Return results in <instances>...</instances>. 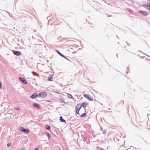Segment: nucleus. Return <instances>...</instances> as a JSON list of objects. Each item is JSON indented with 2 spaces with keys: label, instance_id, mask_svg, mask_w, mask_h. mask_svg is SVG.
Here are the masks:
<instances>
[{
  "label": "nucleus",
  "instance_id": "5701e85b",
  "mask_svg": "<svg viewBox=\"0 0 150 150\" xmlns=\"http://www.w3.org/2000/svg\"><path fill=\"white\" fill-rule=\"evenodd\" d=\"M148 3L149 4V6L150 7V0H149L148 1Z\"/></svg>",
  "mask_w": 150,
  "mask_h": 150
},
{
  "label": "nucleus",
  "instance_id": "aec40b11",
  "mask_svg": "<svg viewBox=\"0 0 150 150\" xmlns=\"http://www.w3.org/2000/svg\"><path fill=\"white\" fill-rule=\"evenodd\" d=\"M79 110H77V109L76 110V113H77V114H78V115L79 114Z\"/></svg>",
  "mask_w": 150,
  "mask_h": 150
},
{
  "label": "nucleus",
  "instance_id": "423d86ee",
  "mask_svg": "<svg viewBox=\"0 0 150 150\" xmlns=\"http://www.w3.org/2000/svg\"><path fill=\"white\" fill-rule=\"evenodd\" d=\"M19 79L20 80L23 82V83H24L25 84H26L27 83V81L25 80L23 78L19 77Z\"/></svg>",
  "mask_w": 150,
  "mask_h": 150
},
{
  "label": "nucleus",
  "instance_id": "0eeeda50",
  "mask_svg": "<svg viewBox=\"0 0 150 150\" xmlns=\"http://www.w3.org/2000/svg\"><path fill=\"white\" fill-rule=\"evenodd\" d=\"M139 13H140V14L144 15L145 16H146L147 15V12L146 11H139Z\"/></svg>",
  "mask_w": 150,
  "mask_h": 150
},
{
  "label": "nucleus",
  "instance_id": "2eb2a0df",
  "mask_svg": "<svg viewBox=\"0 0 150 150\" xmlns=\"http://www.w3.org/2000/svg\"><path fill=\"white\" fill-rule=\"evenodd\" d=\"M45 134L48 137V138H50L51 136H50V134L49 133H48V132H46L45 133Z\"/></svg>",
  "mask_w": 150,
  "mask_h": 150
},
{
  "label": "nucleus",
  "instance_id": "1a4fd4ad",
  "mask_svg": "<svg viewBox=\"0 0 150 150\" xmlns=\"http://www.w3.org/2000/svg\"><path fill=\"white\" fill-rule=\"evenodd\" d=\"M82 106L81 104H79L76 106V109L80 110Z\"/></svg>",
  "mask_w": 150,
  "mask_h": 150
},
{
  "label": "nucleus",
  "instance_id": "20e7f679",
  "mask_svg": "<svg viewBox=\"0 0 150 150\" xmlns=\"http://www.w3.org/2000/svg\"><path fill=\"white\" fill-rule=\"evenodd\" d=\"M13 54L18 56L21 55V53L18 51L13 50Z\"/></svg>",
  "mask_w": 150,
  "mask_h": 150
},
{
  "label": "nucleus",
  "instance_id": "f257e3e1",
  "mask_svg": "<svg viewBox=\"0 0 150 150\" xmlns=\"http://www.w3.org/2000/svg\"><path fill=\"white\" fill-rule=\"evenodd\" d=\"M47 96L46 93L45 92H42L39 93L38 95V96L39 97H41L42 98H45Z\"/></svg>",
  "mask_w": 150,
  "mask_h": 150
},
{
  "label": "nucleus",
  "instance_id": "6e6552de",
  "mask_svg": "<svg viewBox=\"0 0 150 150\" xmlns=\"http://www.w3.org/2000/svg\"><path fill=\"white\" fill-rule=\"evenodd\" d=\"M37 94L36 93H35L33 94L30 97V98H32L34 99L36 98L38 96Z\"/></svg>",
  "mask_w": 150,
  "mask_h": 150
},
{
  "label": "nucleus",
  "instance_id": "cd10ccee",
  "mask_svg": "<svg viewBox=\"0 0 150 150\" xmlns=\"http://www.w3.org/2000/svg\"><path fill=\"white\" fill-rule=\"evenodd\" d=\"M21 150H23V149H21Z\"/></svg>",
  "mask_w": 150,
  "mask_h": 150
},
{
  "label": "nucleus",
  "instance_id": "a211bd4d",
  "mask_svg": "<svg viewBox=\"0 0 150 150\" xmlns=\"http://www.w3.org/2000/svg\"><path fill=\"white\" fill-rule=\"evenodd\" d=\"M86 116V113H84L83 114H82L81 115V117H84Z\"/></svg>",
  "mask_w": 150,
  "mask_h": 150
},
{
  "label": "nucleus",
  "instance_id": "393cba45",
  "mask_svg": "<svg viewBox=\"0 0 150 150\" xmlns=\"http://www.w3.org/2000/svg\"><path fill=\"white\" fill-rule=\"evenodd\" d=\"M129 11H130L131 12H132V10H131V9H129Z\"/></svg>",
  "mask_w": 150,
  "mask_h": 150
},
{
  "label": "nucleus",
  "instance_id": "f8f14e48",
  "mask_svg": "<svg viewBox=\"0 0 150 150\" xmlns=\"http://www.w3.org/2000/svg\"><path fill=\"white\" fill-rule=\"evenodd\" d=\"M59 120H60V121L64 122L65 123H66V121L62 118V116L60 117Z\"/></svg>",
  "mask_w": 150,
  "mask_h": 150
},
{
  "label": "nucleus",
  "instance_id": "9b49d317",
  "mask_svg": "<svg viewBox=\"0 0 150 150\" xmlns=\"http://www.w3.org/2000/svg\"><path fill=\"white\" fill-rule=\"evenodd\" d=\"M47 79L49 81H52V77L51 76H49L48 78Z\"/></svg>",
  "mask_w": 150,
  "mask_h": 150
},
{
  "label": "nucleus",
  "instance_id": "f03ea898",
  "mask_svg": "<svg viewBox=\"0 0 150 150\" xmlns=\"http://www.w3.org/2000/svg\"><path fill=\"white\" fill-rule=\"evenodd\" d=\"M19 129L21 131L25 132L26 134L28 133L29 132L28 129H25L24 127H20Z\"/></svg>",
  "mask_w": 150,
  "mask_h": 150
},
{
  "label": "nucleus",
  "instance_id": "dca6fc26",
  "mask_svg": "<svg viewBox=\"0 0 150 150\" xmlns=\"http://www.w3.org/2000/svg\"><path fill=\"white\" fill-rule=\"evenodd\" d=\"M45 128L47 130H49L50 129V127L49 126L46 125L45 126Z\"/></svg>",
  "mask_w": 150,
  "mask_h": 150
},
{
  "label": "nucleus",
  "instance_id": "f3484780",
  "mask_svg": "<svg viewBox=\"0 0 150 150\" xmlns=\"http://www.w3.org/2000/svg\"><path fill=\"white\" fill-rule=\"evenodd\" d=\"M67 96L68 98H72V96L69 94H67Z\"/></svg>",
  "mask_w": 150,
  "mask_h": 150
},
{
  "label": "nucleus",
  "instance_id": "6ab92c4d",
  "mask_svg": "<svg viewBox=\"0 0 150 150\" xmlns=\"http://www.w3.org/2000/svg\"><path fill=\"white\" fill-rule=\"evenodd\" d=\"M14 109L15 110H20V108L18 107H16L14 108Z\"/></svg>",
  "mask_w": 150,
  "mask_h": 150
},
{
  "label": "nucleus",
  "instance_id": "4be33fe9",
  "mask_svg": "<svg viewBox=\"0 0 150 150\" xmlns=\"http://www.w3.org/2000/svg\"><path fill=\"white\" fill-rule=\"evenodd\" d=\"M11 145V143H8L7 144V146L8 147H9Z\"/></svg>",
  "mask_w": 150,
  "mask_h": 150
},
{
  "label": "nucleus",
  "instance_id": "4468645a",
  "mask_svg": "<svg viewBox=\"0 0 150 150\" xmlns=\"http://www.w3.org/2000/svg\"><path fill=\"white\" fill-rule=\"evenodd\" d=\"M81 105L83 108H85L86 107L87 104L86 103H82V104H81Z\"/></svg>",
  "mask_w": 150,
  "mask_h": 150
},
{
  "label": "nucleus",
  "instance_id": "7ed1b4c3",
  "mask_svg": "<svg viewBox=\"0 0 150 150\" xmlns=\"http://www.w3.org/2000/svg\"><path fill=\"white\" fill-rule=\"evenodd\" d=\"M83 96L85 98L90 100L92 101L93 99V97L90 95H88L87 94H84L83 95Z\"/></svg>",
  "mask_w": 150,
  "mask_h": 150
},
{
  "label": "nucleus",
  "instance_id": "ddd939ff",
  "mask_svg": "<svg viewBox=\"0 0 150 150\" xmlns=\"http://www.w3.org/2000/svg\"><path fill=\"white\" fill-rule=\"evenodd\" d=\"M143 6L144 8H146L147 9H148L149 10H150V8L149 7V6H148V5H144Z\"/></svg>",
  "mask_w": 150,
  "mask_h": 150
},
{
  "label": "nucleus",
  "instance_id": "b1692460",
  "mask_svg": "<svg viewBox=\"0 0 150 150\" xmlns=\"http://www.w3.org/2000/svg\"><path fill=\"white\" fill-rule=\"evenodd\" d=\"M106 133V131L105 130H103V133L104 134H105Z\"/></svg>",
  "mask_w": 150,
  "mask_h": 150
},
{
  "label": "nucleus",
  "instance_id": "a878e982",
  "mask_svg": "<svg viewBox=\"0 0 150 150\" xmlns=\"http://www.w3.org/2000/svg\"><path fill=\"white\" fill-rule=\"evenodd\" d=\"M100 150H104V149H100Z\"/></svg>",
  "mask_w": 150,
  "mask_h": 150
},
{
  "label": "nucleus",
  "instance_id": "412c9836",
  "mask_svg": "<svg viewBox=\"0 0 150 150\" xmlns=\"http://www.w3.org/2000/svg\"><path fill=\"white\" fill-rule=\"evenodd\" d=\"M32 73L34 75H37L35 73L34 71H32Z\"/></svg>",
  "mask_w": 150,
  "mask_h": 150
},
{
  "label": "nucleus",
  "instance_id": "bb28decb",
  "mask_svg": "<svg viewBox=\"0 0 150 150\" xmlns=\"http://www.w3.org/2000/svg\"><path fill=\"white\" fill-rule=\"evenodd\" d=\"M35 150H38V148H36Z\"/></svg>",
  "mask_w": 150,
  "mask_h": 150
},
{
  "label": "nucleus",
  "instance_id": "39448f33",
  "mask_svg": "<svg viewBox=\"0 0 150 150\" xmlns=\"http://www.w3.org/2000/svg\"><path fill=\"white\" fill-rule=\"evenodd\" d=\"M56 51L57 52V53L58 54L60 55V56H62V57H63V58H64L66 59H67L69 61H70V60L69 59H68L64 55L62 54L58 50H56Z\"/></svg>",
  "mask_w": 150,
  "mask_h": 150
},
{
  "label": "nucleus",
  "instance_id": "9d476101",
  "mask_svg": "<svg viewBox=\"0 0 150 150\" xmlns=\"http://www.w3.org/2000/svg\"><path fill=\"white\" fill-rule=\"evenodd\" d=\"M33 106L37 108H40L39 105L37 103H35L33 104Z\"/></svg>",
  "mask_w": 150,
  "mask_h": 150
}]
</instances>
